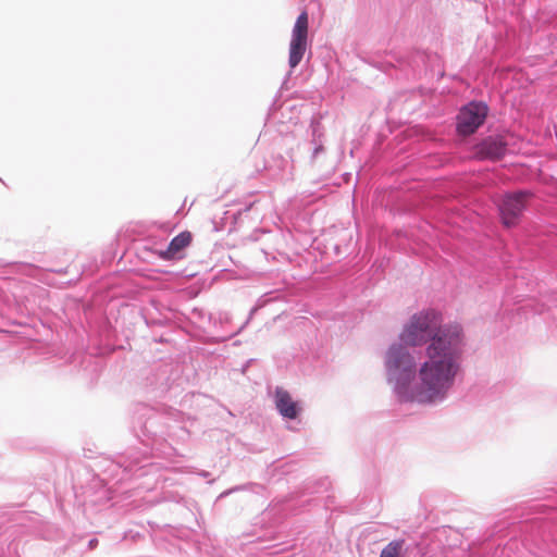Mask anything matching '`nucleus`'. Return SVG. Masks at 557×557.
Returning <instances> with one entry per match:
<instances>
[{
  "instance_id": "nucleus-1",
  "label": "nucleus",
  "mask_w": 557,
  "mask_h": 557,
  "mask_svg": "<svg viewBox=\"0 0 557 557\" xmlns=\"http://www.w3.org/2000/svg\"><path fill=\"white\" fill-rule=\"evenodd\" d=\"M441 313L432 308L412 314L398 335L399 343L416 347L425 346L421 375L426 381H437L444 373L458 375L463 352V331L459 324H441Z\"/></svg>"
},
{
  "instance_id": "nucleus-2",
  "label": "nucleus",
  "mask_w": 557,
  "mask_h": 557,
  "mask_svg": "<svg viewBox=\"0 0 557 557\" xmlns=\"http://www.w3.org/2000/svg\"><path fill=\"white\" fill-rule=\"evenodd\" d=\"M386 382L399 403L437 406L444 403L455 385L457 375L444 373L437 381L424 382L421 364L414 351L404 343H392L384 354Z\"/></svg>"
},
{
  "instance_id": "nucleus-3",
  "label": "nucleus",
  "mask_w": 557,
  "mask_h": 557,
  "mask_svg": "<svg viewBox=\"0 0 557 557\" xmlns=\"http://www.w3.org/2000/svg\"><path fill=\"white\" fill-rule=\"evenodd\" d=\"M164 420V417L153 408L139 405L133 414L132 430L144 446L149 448L150 455L171 458L176 454V449L168 442L171 433Z\"/></svg>"
},
{
  "instance_id": "nucleus-4",
  "label": "nucleus",
  "mask_w": 557,
  "mask_h": 557,
  "mask_svg": "<svg viewBox=\"0 0 557 557\" xmlns=\"http://www.w3.org/2000/svg\"><path fill=\"white\" fill-rule=\"evenodd\" d=\"M488 110L484 101L472 100L463 104L456 115V133L462 137L473 135L484 124Z\"/></svg>"
},
{
  "instance_id": "nucleus-5",
  "label": "nucleus",
  "mask_w": 557,
  "mask_h": 557,
  "mask_svg": "<svg viewBox=\"0 0 557 557\" xmlns=\"http://www.w3.org/2000/svg\"><path fill=\"white\" fill-rule=\"evenodd\" d=\"M116 466L122 469V480L139 478L148 474L153 463L149 462L147 450L129 448L119 456Z\"/></svg>"
},
{
  "instance_id": "nucleus-6",
  "label": "nucleus",
  "mask_w": 557,
  "mask_h": 557,
  "mask_svg": "<svg viewBox=\"0 0 557 557\" xmlns=\"http://www.w3.org/2000/svg\"><path fill=\"white\" fill-rule=\"evenodd\" d=\"M308 47V14L302 11L293 27L289 44L288 65L295 69L302 60Z\"/></svg>"
},
{
  "instance_id": "nucleus-7",
  "label": "nucleus",
  "mask_w": 557,
  "mask_h": 557,
  "mask_svg": "<svg viewBox=\"0 0 557 557\" xmlns=\"http://www.w3.org/2000/svg\"><path fill=\"white\" fill-rule=\"evenodd\" d=\"M508 148V141L504 135H488L473 146V154L478 160H502Z\"/></svg>"
},
{
  "instance_id": "nucleus-8",
  "label": "nucleus",
  "mask_w": 557,
  "mask_h": 557,
  "mask_svg": "<svg viewBox=\"0 0 557 557\" xmlns=\"http://www.w3.org/2000/svg\"><path fill=\"white\" fill-rule=\"evenodd\" d=\"M527 193L518 191L513 194H506L502 199L498 209L503 224L506 227L517 225L522 212L525 209Z\"/></svg>"
},
{
  "instance_id": "nucleus-9",
  "label": "nucleus",
  "mask_w": 557,
  "mask_h": 557,
  "mask_svg": "<svg viewBox=\"0 0 557 557\" xmlns=\"http://www.w3.org/2000/svg\"><path fill=\"white\" fill-rule=\"evenodd\" d=\"M275 407L284 419L294 420L300 413L299 404L282 387L275 389Z\"/></svg>"
},
{
  "instance_id": "nucleus-10",
  "label": "nucleus",
  "mask_w": 557,
  "mask_h": 557,
  "mask_svg": "<svg viewBox=\"0 0 557 557\" xmlns=\"http://www.w3.org/2000/svg\"><path fill=\"white\" fill-rule=\"evenodd\" d=\"M311 139L304 144V148L310 151V162L313 164L315 160L324 154V133L323 126L319 121H312L310 123Z\"/></svg>"
},
{
  "instance_id": "nucleus-11",
  "label": "nucleus",
  "mask_w": 557,
  "mask_h": 557,
  "mask_svg": "<svg viewBox=\"0 0 557 557\" xmlns=\"http://www.w3.org/2000/svg\"><path fill=\"white\" fill-rule=\"evenodd\" d=\"M191 242V234L188 231L181 232L174 236L168 245L165 250L159 251V257L163 260L181 259L182 250L185 249Z\"/></svg>"
},
{
  "instance_id": "nucleus-12",
  "label": "nucleus",
  "mask_w": 557,
  "mask_h": 557,
  "mask_svg": "<svg viewBox=\"0 0 557 557\" xmlns=\"http://www.w3.org/2000/svg\"><path fill=\"white\" fill-rule=\"evenodd\" d=\"M190 318L194 319L196 322H205L208 320L211 322L214 326L218 324H223L230 322V315L226 312L219 313L218 317H213L211 313H208L202 308H194L190 312Z\"/></svg>"
},
{
  "instance_id": "nucleus-13",
  "label": "nucleus",
  "mask_w": 557,
  "mask_h": 557,
  "mask_svg": "<svg viewBox=\"0 0 557 557\" xmlns=\"http://www.w3.org/2000/svg\"><path fill=\"white\" fill-rule=\"evenodd\" d=\"M404 545L405 540L391 541L382 548L380 557H404Z\"/></svg>"
},
{
  "instance_id": "nucleus-14",
  "label": "nucleus",
  "mask_w": 557,
  "mask_h": 557,
  "mask_svg": "<svg viewBox=\"0 0 557 557\" xmlns=\"http://www.w3.org/2000/svg\"><path fill=\"white\" fill-rule=\"evenodd\" d=\"M547 537L557 549V515L553 518L549 525L546 527Z\"/></svg>"
},
{
  "instance_id": "nucleus-15",
  "label": "nucleus",
  "mask_w": 557,
  "mask_h": 557,
  "mask_svg": "<svg viewBox=\"0 0 557 557\" xmlns=\"http://www.w3.org/2000/svg\"><path fill=\"white\" fill-rule=\"evenodd\" d=\"M256 310H257L256 308H252L250 310L249 318L242 324V326L238 330L230 332V333H227L225 335H222V336L218 337L215 342L216 343L226 342L230 338H232V337L236 336L237 334H239L246 327V325L249 323V320H250L251 315L255 313Z\"/></svg>"
},
{
  "instance_id": "nucleus-16",
  "label": "nucleus",
  "mask_w": 557,
  "mask_h": 557,
  "mask_svg": "<svg viewBox=\"0 0 557 557\" xmlns=\"http://www.w3.org/2000/svg\"><path fill=\"white\" fill-rule=\"evenodd\" d=\"M246 490V485H237V486H234L225 492H223L220 497H224V496H227L230 494H232L233 492H237V491H244Z\"/></svg>"
},
{
  "instance_id": "nucleus-17",
  "label": "nucleus",
  "mask_w": 557,
  "mask_h": 557,
  "mask_svg": "<svg viewBox=\"0 0 557 557\" xmlns=\"http://www.w3.org/2000/svg\"><path fill=\"white\" fill-rule=\"evenodd\" d=\"M97 545H98V540L96 537H92V539L89 540V542H88V548L89 549L96 548Z\"/></svg>"
},
{
  "instance_id": "nucleus-18",
  "label": "nucleus",
  "mask_w": 557,
  "mask_h": 557,
  "mask_svg": "<svg viewBox=\"0 0 557 557\" xmlns=\"http://www.w3.org/2000/svg\"><path fill=\"white\" fill-rule=\"evenodd\" d=\"M251 362H252V359L247 360V361L243 364V367H242V369H240V372H242L243 374H245V373H246V371L248 370L249 364H250Z\"/></svg>"
},
{
  "instance_id": "nucleus-19",
  "label": "nucleus",
  "mask_w": 557,
  "mask_h": 557,
  "mask_svg": "<svg viewBox=\"0 0 557 557\" xmlns=\"http://www.w3.org/2000/svg\"><path fill=\"white\" fill-rule=\"evenodd\" d=\"M200 475H201V476H203V478H207V476L209 475V473H208L207 471H202V472L200 473Z\"/></svg>"
}]
</instances>
